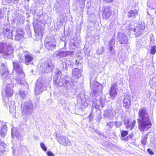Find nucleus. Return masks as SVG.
<instances>
[{
	"label": "nucleus",
	"instance_id": "nucleus-44",
	"mask_svg": "<svg viewBox=\"0 0 156 156\" xmlns=\"http://www.w3.org/2000/svg\"><path fill=\"white\" fill-rule=\"evenodd\" d=\"M115 126L117 127H119L122 125V122H115Z\"/></svg>",
	"mask_w": 156,
	"mask_h": 156
},
{
	"label": "nucleus",
	"instance_id": "nucleus-52",
	"mask_svg": "<svg viewBox=\"0 0 156 156\" xmlns=\"http://www.w3.org/2000/svg\"><path fill=\"white\" fill-rule=\"evenodd\" d=\"M13 111L12 112H15V110L14 108H13Z\"/></svg>",
	"mask_w": 156,
	"mask_h": 156
},
{
	"label": "nucleus",
	"instance_id": "nucleus-36",
	"mask_svg": "<svg viewBox=\"0 0 156 156\" xmlns=\"http://www.w3.org/2000/svg\"><path fill=\"white\" fill-rule=\"evenodd\" d=\"M148 134V133H147L146 135H144L142 136L141 143L142 144L145 145L146 144Z\"/></svg>",
	"mask_w": 156,
	"mask_h": 156
},
{
	"label": "nucleus",
	"instance_id": "nucleus-22",
	"mask_svg": "<svg viewBox=\"0 0 156 156\" xmlns=\"http://www.w3.org/2000/svg\"><path fill=\"white\" fill-rule=\"evenodd\" d=\"M80 70L77 68H75L73 70L72 75L75 78L78 79L81 76Z\"/></svg>",
	"mask_w": 156,
	"mask_h": 156
},
{
	"label": "nucleus",
	"instance_id": "nucleus-23",
	"mask_svg": "<svg viewBox=\"0 0 156 156\" xmlns=\"http://www.w3.org/2000/svg\"><path fill=\"white\" fill-rule=\"evenodd\" d=\"M59 103L63 106L66 109H69L70 103L63 99H60L59 100Z\"/></svg>",
	"mask_w": 156,
	"mask_h": 156
},
{
	"label": "nucleus",
	"instance_id": "nucleus-53",
	"mask_svg": "<svg viewBox=\"0 0 156 156\" xmlns=\"http://www.w3.org/2000/svg\"><path fill=\"white\" fill-rule=\"evenodd\" d=\"M119 85H120L121 86H122V83H119Z\"/></svg>",
	"mask_w": 156,
	"mask_h": 156
},
{
	"label": "nucleus",
	"instance_id": "nucleus-56",
	"mask_svg": "<svg viewBox=\"0 0 156 156\" xmlns=\"http://www.w3.org/2000/svg\"><path fill=\"white\" fill-rule=\"evenodd\" d=\"M43 3H43V2H42V3H42V4H43Z\"/></svg>",
	"mask_w": 156,
	"mask_h": 156
},
{
	"label": "nucleus",
	"instance_id": "nucleus-7",
	"mask_svg": "<svg viewBox=\"0 0 156 156\" xmlns=\"http://www.w3.org/2000/svg\"><path fill=\"white\" fill-rule=\"evenodd\" d=\"M41 22L37 20H34L33 22L34 28V32L39 39H41L43 36V29L40 26Z\"/></svg>",
	"mask_w": 156,
	"mask_h": 156
},
{
	"label": "nucleus",
	"instance_id": "nucleus-58",
	"mask_svg": "<svg viewBox=\"0 0 156 156\" xmlns=\"http://www.w3.org/2000/svg\"><path fill=\"white\" fill-rule=\"evenodd\" d=\"M37 37V36H36V37ZM38 37H39L38 36ZM38 38H39L38 37Z\"/></svg>",
	"mask_w": 156,
	"mask_h": 156
},
{
	"label": "nucleus",
	"instance_id": "nucleus-42",
	"mask_svg": "<svg viewBox=\"0 0 156 156\" xmlns=\"http://www.w3.org/2000/svg\"><path fill=\"white\" fill-rule=\"evenodd\" d=\"M114 124V122H110L107 123V125L108 126L109 128H112Z\"/></svg>",
	"mask_w": 156,
	"mask_h": 156
},
{
	"label": "nucleus",
	"instance_id": "nucleus-24",
	"mask_svg": "<svg viewBox=\"0 0 156 156\" xmlns=\"http://www.w3.org/2000/svg\"><path fill=\"white\" fill-rule=\"evenodd\" d=\"M68 53L69 52L67 51H61L56 52L55 53V55L56 57L58 58H60L67 56Z\"/></svg>",
	"mask_w": 156,
	"mask_h": 156
},
{
	"label": "nucleus",
	"instance_id": "nucleus-47",
	"mask_svg": "<svg viewBox=\"0 0 156 156\" xmlns=\"http://www.w3.org/2000/svg\"><path fill=\"white\" fill-rule=\"evenodd\" d=\"M147 152L148 153L151 154H154L153 152L150 149H147Z\"/></svg>",
	"mask_w": 156,
	"mask_h": 156
},
{
	"label": "nucleus",
	"instance_id": "nucleus-50",
	"mask_svg": "<svg viewBox=\"0 0 156 156\" xmlns=\"http://www.w3.org/2000/svg\"><path fill=\"white\" fill-rule=\"evenodd\" d=\"M18 0H8V1L9 2L12 3L13 2L14 3L15 2V1H17Z\"/></svg>",
	"mask_w": 156,
	"mask_h": 156
},
{
	"label": "nucleus",
	"instance_id": "nucleus-37",
	"mask_svg": "<svg viewBox=\"0 0 156 156\" xmlns=\"http://www.w3.org/2000/svg\"><path fill=\"white\" fill-rule=\"evenodd\" d=\"M104 48L103 47H101L99 48L97 50V52L98 54H102L104 51Z\"/></svg>",
	"mask_w": 156,
	"mask_h": 156
},
{
	"label": "nucleus",
	"instance_id": "nucleus-8",
	"mask_svg": "<svg viewBox=\"0 0 156 156\" xmlns=\"http://www.w3.org/2000/svg\"><path fill=\"white\" fill-rule=\"evenodd\" d=\"M54 67V66L52 64V60L50 59L45 61L41 65L43 71L47 73L51 72Z\"/></svg>",
	"mask_w": 156,
	"mask_h": 156
},
{
	"label": "nucleus",
	"instance_id": "nucleus-13",
	"mask_svg": "<svg viewBox=\"0 0 156 156\" xmlns=\"http://www.w3.org/2000/svg\"><path fill=\"white\" fill-rule=\"evenodd\" d=\"M58 141L61 144L64 146H70L71 145V142L66 136L61 135L60 136H56Z\"/></svg>",
	"mask_w": 156,
	"mask_h": 156
},
{
	"label": "nucleus",
	"instance_id": "nucleus-17",
	"mask_svg": "<svg viewBox=\"0 0 156 156\" xmlns=\"http://www.w3.org/2000/svg\"><path fill=\"white\" fill-rule=\"evenodd\" d=\"M0 73L3 78H6L8 76V71L7 67L3 63H0Z\"/></svg>",
	"mask_w": 156,
	"mask_h": 156
},
{
	"label": "nucleus",
	"instance_id": "nucleus-1",
	"mask_svg": "<svg viewBox=\"0 0 156 156\" xmlns=\"http://www.w3.org/2000/svg\"><path fill=\"white\" fill-rule=\"evenodd\" d=\"M138 119H137L139 127L141 131L147 128L148 129L151 126L147 111L144 108L140 109L138 112Z\"/></svg>",
	"mask_w": 156,
	"mask_h": 156
},
{
	"label": "nucleus",
	"instance_id": "nucleus-21",
	"mask_svg": "<svg viewBox=\"0 0 156 156\" xmlns=\"http://www.w3.org/2000/svg\"><path fill=\"white\" fill-rule=\"evenodd\" d=\"M131 105L130 97L126 96L123 99V106L126 108H129Z\"/></svg>",
	"mask_w": 156,
	"mask_h": 156
},
{
	"label": "nucleus",
	"instance_id": "nucleus-49",
	"mask_svg": "<svg viewBox=\"0 0 156 156\" xmlns=\"http://www.w3.org/2000/svg\"><path fill=\"white\" fill-rule=\"evenodd\" d=\"M79 2L81 3L82 4L84 5L85 3V2L86 0H79Z\"/></svg>",
	"mask_w": 156,
	"mask_h": 156
},
{
	"label": "nucleus",
	"instance_id": "nucleus-48",
	"mask_svg": "<svg viewBox=\"0 0 156 156\" xmlns=\"http://www.w3.org/2000/svg\"><path fill=\"white\" fill-rule=\"evenodd\" d=\"M93 106H95V108L97 109H98L99 107V106L98 105H96L95 103H94L93 104Z\"/></svg>",
	"mask_w": 156,
	"mask_h": 156
},
{
	"label": "nucleus",
	"instance_id": "nucleus-18",
	"mask_svg": "<svg viewBox=\"0 0 156 156\" xmlns=\"http://www.w3.org/2000/svg\"><path fill=\"white\" fill-rule=\"evenodd\" d=\"M14 87V84L12 82L8 83L6 85L5 94L8 97H10L13 94V90L12 88Z\"/></svg>",
	"mask_w": 156,
	"mask_h": 156
},
{
	"label": "nucleus",
	"instance_id": "nucleus-57",
	"mask_svg": "<svg viewBox=\"0 0 156 156\" xmlns=\"http://www.w3.org/2000/svg\"><path fill=\"white\" fill-rule=\"evenodd\" d=\"M128 137H131V136L129 137V136Z\"/></svg>",
	"mask_w": 156,
	"mask_h": 156
},
{
	"label": "nucleus",
	"instance_id": "nucleus-19",
	"mask_svg": "<svg viewBox=\"0 0 156 156\" xmlns=\"http://www.w3.org/2000/svg\"><path fill=\"white\" fill-rule=\"evenodd\" d=\"M14 32L16 33L15 39L16 41H19L23 37L24 33L20 28H18L16 32L14 31Z\"/></svg>",
	"mask_w": 156,
	"mask_h": 156
},
{
	"label": "nucleus",
	"instance_id": "nucleus-3",
	"mask_svg": "<svg viewBox=\"0 0 156 156\" xmlns=\"http://www.w3.org/2000/svg\"><path fill=\"white\" fill-rule=\"evenodd\" d=\"M14 69L16 72L17 77L16 79V82L19 84H22L23 79L25 77L24 73L23 72L20 64L18 61H14L13 62Z\"/></svg>",
	"mask_w": 156,
	"mask_h": 156
},
{
	"label": "nucleus",
	"instance_id": "nucleus-51",
	"mask_svg": "<svg viewBox=\"0 0 156 156\" xmlns=\"http://www.w3.org/2000/svg\"><path fill=\"white\" fill-rule=\"evenodd\" d=\"M79 63V62L77 61V60H76V64H78Z\"/></svg>",
	"mask_w": 156,
	"mask_h": 156
},
{
	"label": "nucleus",
	"instance_id": "nucleus-14",
	"mask_svg": "<svg viewBox=\"0 0 156 156\" xmlns=\"http://www.w3.org/2000/svg\"><path fill=\"white\" fill-rule=\"evenodd\" d=\"M102 9V16L103 18L105 19H109L112 13L111 9L108 6H105L103 7Z\"/></svg>",
	"mask_w": 156,
	"mask_h": 156
},
{
	"label": "nucleus",
	"instance_id": "nucleus-5",
	"mask_svg": "<svg viewBox=\"0 0 156 156\" xmlns=\"http://www.w3.org/2000/svg\"><path fill=\"white\" fill-rule=\"evenodd\" d=\"M11 47L6 43H0V53L2 54L3 58L7 59L12 53Z\"/></svg>",
	"mask_w": 156,
	"mask_h": 156
},
{
	"label": "nucleus",
	"instance_id": "nucleus-55",
	"mask_svg": "<svg viewBox=\"0 0 156 156\" xmlns=\"http://www.w3.org/2000/svg\"><path fill=\"white\" fill-rule=\"evenodd\" d=\"M64 45H65H65H66V43L65 42H64Z\"/></svg>",
	"mask_w": 156,
	"mask_h": 156
},
{
	"label": "nucleus",
	"instance_id": "nucleus-40",
	"mask_svg": "<svg viewBox=\"0 0 156 156\" xmlns=\"http://www.w3.org/2000/svg\"><path fill=\"white\" fill-rule=\"evenodd\" d=\"M100 105L102 108L105 105V100L104 99L101 98L100 99Z\"/></svg>",
	"mask_w": 156,
	"mask_h": 156
},
{
	"label": "nucleus",
	"instance_id": "nucleus-30",
	"mask_svg": "<svg viewBox=\"0 0 156 156\" xmlns=\"http://www.w3.org/2000/svg\"><path fill=\"white\" fill-rule=\"evenodd\" d=\"M15 128H13L12 129L11 133L12 135V136H15L18 139H20L21 137L20 134L17 131H16Z\"/></svg>",
	"mask_w": 156,
	"mask_h": 156
},
{
	"label": "nucleus",
	"instance_id": "nucleus-9",
	"mask_svg": "<svg viewBox=\"0 0 156 156\" xmlns=\"http://www.w3.org/2000/svg\"><path fill=\"white\" fill-rule=\"evenodd\" d=\"M45 90L46 87L44 86L42 78H39L36 83V87L35 89V94H39Z\"/></svg>",
	"mask_w": 156,
	"mask_h": 156
},
{
	"label": "nucleus",
	"instance_id": "nucleus-33",
	"mask_svg": "<svg viewBox=\"0 0 156 156\" xmlns=\"http://www.w3.org/2000/svg\"><path fill=\"white\" fill-rule=\"evenodd\" d=\"M121 137L122 140L127 141L128 140V137H125L128 134V132L127 131L122 130L121 132Z\"/></svg>",
	"mask_w": 156,
	"mask_h": 156
},
{
	"label": "nucleus",
	"instance_id": "nucleus-16",
	"mask_svg": "<svg viewBox=\"0 0 156 156\" xmlns=\"http://www.w3.org/2000/svg\"><path fill=\"white\" fill-rule=\"evenodd\" d=\"M25 57L24 62L25 64L29 65L30 64L34 59V55L31 53L28 52H26L24 55Z\"/></svg>",
	"mask_w": 156,
	"mask_h": 156
},
{
	"label": "nucleus",
	"instance_id": "nucleus-45",
	"mask_svg": "<svg viewBox=\"0 0 156 156\" xmlns=\"http://www.w3.org/2000/svg\"><path fill=\"white\" fill-rule=\"evenodd\" d=\"M19 56V62H21L23 61V57H22V55L21 54H20L18 55Z\"/></svg>",
	"mask_w": 156,
	"mask_h": 156
},
{
	"label": "nucleus",
	"instance_id": "nucleus-32",
	"mask_svg": "<svg viewBox=\"0 0 156 156\" xmlns=\"http://www.w3.org/2000/svg\"><path fill=\"white\" fill-rule=\"evenodd\" d=\"M135 123L136 121L135 120H133L131 122L128 121L126 123V128L127 129H129L130 130H132L133 128H134V127L135 126Z\"/></svg>",
	"mask_w": 156,
	"mask_h": 156
},
{
	"label": "nucleus",
	"instance_id": "nucleus-46",
	"mask_svg": "<svg viewBox=\"0 0 156 156\" xmlns=\"http://www.w3.org/2000/svg\"><path fill=\"white\" fill-rule=\"evenodd\" d=\"M47 154L48 156H55L54 154L50 151H48L47 152Z\"/></svg>",
	"mask_w": 156,
	"mask_h": 156
},
{
	"label": "nucleus",
	"instance_id": "nucleus-31",
	"mask_svg": "<svg viewBox=\"0 0 156 156\" xmlns=\"http://www.w3.org/2000/svg\"><path fill=\"white\" fill-rule=\"evenodd\" d=\"M7 128L6 125H4L2 126V128L1 131V135L4 137L6 135L7 132Z\"/></svg>",
	"mask_w": 156,
	"mask_h": 156
},
{
	"label": "nucleus",
	"instance_id": "nucleus-11",
	"mask_svg": "<svg viewBox=\"0 0 156 156\" xmlns=\"http://www.w3.org/2000/svg\"><path fill=\"white\" fill-rule=\"evenodd\" d=\"M144 28L145 26L144 24H138L133 30V31L135 32L134 34L136 36L138 37L141 36L143 33Z\"/></svg>",
	"mask_w": 156,
	"mask_h": 156
},
{
	"label": "nucleus",
	"instance_id": "nucleus-25",
	"mask_svg": "<svg viewBox=\"0 0 156 156\" xmlns=\"http://www.w3.org/2000/svg\"><path fill=\"white\" fill-rule=\"evenodd\" d=\"M104 115L106 118H111L114 116L113 111L111 109L106 110L104 111Z\"/></svg>",
	"mask_w": 156,
	"mask_h": 156
},
{
	"label": "nucleus",
	"instance_id": "nucleus-15",
	"mask_svg": "<svg viewBox=\"0 0 156 156\" xmlns=\"http://www.w3.org/2000/svg\"><path fill=\"white\" fill-rule=\"evenodd\" d=\"M117 37L119 42L121 44H125L128 43V39L124 34L121 33H119Z\"/></svg>",
	"mask_w": 156,
	"mask_h": 156
},
{
	"label": "nucleus",
	"instance_id": "nucleus-54",
	"mask_svg": "<svg viewBox=\"0 0 156 156\" xmlns=\"http://www.w3.org/2000/svg\"><path fill=\"white\" fill-rule=\"evenodd\" d=\"M9 109H10V111H11V107H10V108H9Z\"/></svg>",
	"mask_w": 156,
	"mask_h": 156
},
{
	"label": "nucleus",
	"instance_id": "nucleus-4",
	"mask_svg": "<svg viewBox=\"0 0 156 156\" xmlns=\"http://www.w3.org/2000/svg\"><path fill=\"white\" fill-rule=\"evenodd\" d=\"M90 89L92 91L93 96L97 97L102 93V85L95 80H90Z\"/></svg>",
	"mask_w": 156,
	"mask_h": 156
},
{
	"label": "nucleus",
	"instance_id": "nucleus-2",
	"mask_svg": "<svg viewBox=\"0 0 156 156\" xmlns=\"http://www.w3.org/2000/svg\"><path fill=\"white\" fill-rule=\"evenodd\" d=\"M61 73V72L59 69H56L55 71V75L53 77V82L54 84L57 86L60 87L64 86L66 89L70 88L72 85L71 82H69L70 78L68 77H62L60 78L59 81L57 80L58 76Z\"/></svg>",
	"mask_w": 156,
	"mask_h": 156
},
{
	"label": "nucleus",
	"instance_id": "nucleus-29",
	"mask_svg": "<svg viewBox=\"0 0 156 156\" xmlns=\"http://www.w3.org/2000/svg\"><path fill=\"white\" fill-rule=\"evenodd\" d=\"M138 15V12L136 10H130L128 13V17L134 18Z\"/></svg>",
	"mask_w": 156,
	"mask_h": 156
},
{
	"label": "nucleus",
	"instance_id": "nucleus-35",
	"mask_svg": "<svg viewBox=\"0 0 156 156\" xmlns=\"http://www.w3.org/2000/svg\"><path fill=\"white\" fill-rule=\"evenodd\" d=\"M6 9L2 8L0 9V20L4 17L6 13Z\"/></svg>",
	"mask_w": 156,
	"mask_h": 156
},
{
	"label": "nucleus",
	"instance_id": "nucleus-28",
	"mask_svg": "<svg viewBox=\"0 0 156 156\" xmlns=\"http://www.w3.org/2000/svg\"><path fill=\"white\" fill-rule=\"evenodd\" d=\"M115 41L114 39L112 38L109 43V51L112 54H113L115 52L114 50L113 49V47L115 44Z\"/></svg>",
	"mask_w": 156,
	"mask_h": 156
},
{
	"label": "nucleus",
	"instance_id": "nucleus-12",
	"mask_svg": "<svg viewBox=\"0 0 156 156\" xmlns=\"http://www.w3.org/2000/svg\"><path fill=\"white\" fill-rule=\"evenodd\" d=\"M117 83L115 82L112 84L110 88L109 94L112 99L115 98L117 94Z\"/></svg>",
	"mask_w": 156,
	"mask_h": 156
},
{
	"label": "nucleus",
	"instance_id": "nucleus-43",
	"mask_svg": "<svg viewBox=\"0 0 156 156\" xmlns=\"http://www.w3.org/2000/svg\"><path fill=\"white\" fill-rule=\"evenodd\" d=\"M60 66L62 69H64V68L66 69V62H62L60 65Z\"/></svg>",
	"mask_w": 156,
	"mask_h": 156
},
{
	"label": "nucleus",
	"instance_id": "nucleus-10",
	"mask_svg": "<svg viewBox=\"0 0 156 156\" xmlns=\"http://www.w3.org/2000/svg\"><path fill=\"white\" fill-rule=\"evenodd\" d=\"M10 27L9 25H5L4 26L3 33L5 37L7 38L10 39L12 38V35L13 34L14 31L11 32L10 30Z\"/></svg>",
	"mask_w": 156,
	"mask_h": 156
},
{
	"label": "nucleus",
	"instance_id": "nucleus-34",
	"mask_svg": "<svg viewBox=\"0 0 156 156\" xmlns=\"http://www.w3.org/2000/svg\"><path fill=\"white\" fill-rule=\"evenodd\" d=\"M7 148V145L5 143L2 142L0 143V151L2 152L5 151Z\"/></svg>",
	"mask_w": 156,
	"mask_h": 156
},
{
	"label": "nucleus",
	"instance_id": "nucleus-20",
	"mask_svg": "<svg viewBox=\"0 0 156 156\" xmlns=\"http://www.w3.org/2000/svg\"><path fill=\"white\" fill-rule=\"evenodd\" d=\"M78 99H80L81 101L82 105H83L84 106L83 108L87 106L88 105L87 103L86 102L87 100L84 94L81 93L79 94L78 97Z\"/></svg>",
	"mask_w": 156,
	"mask_h": 156
},
{
	"label": "nucleus",
	"instance_id": "nucleus-6",
	"mask_svg": "<svg viewBox=\"0 0 156 156\" xmlns=\"http://www.w3.org/2000/svg\"><path fill=\"white\" fill-rule=\"evenodd\" d=\"M33 107L30 101L25 102L22 105V115H29L31 114L33 111Z\"/></svg>",
	"mask_w": 156,
	"mask_h": 156
},
{
	"label": "nucleus",
	"instance_id": "nucleus-26",
	"mask_svg": "<svg viewBox=\"0 0 156 156\" xmlns=\"http://www.w3.org/2000/svg\"><path fill=\"white\" fill-rule=\"evenodd\" d=\"M54 43L51 42H48L46 43L45 44V47L48 49H51L55 47L56 46V40L54 39L53 41Z\"/></svg>",
	"mask_w": 156,
	"mask_h": 156
},
{
	"label": "nucleus",
	"instance_id": "nucleus-27",
	"mask_svg": "<svg viewBox=\"0 0 156 156\" xmlns=\"http://www.w3.org/2000/svg\"><path fill=\"white\" fill-rule=\"evenodd\" d=\"M154 41V40L152 39L150 40V44L151 46L150 52L151 54L153 55H154L156 52V46L153 44Z\"/></svg>",
	"mask_w": 156,
	"mask_h": 156
},
{
	"label": "nucleus",
	"instance_id": "nucleus-59",
	"mask_svg": "<svg viewBox=\"0 0 156 156\" xmlns=\"http://www.w3.org/2000/svg\"><path fill=\"white\" fill-rule=\"evenodd\" d=\"M0 156H1L0 155Z\"/></svg>",
	"mask_w": 156,
	"mask_h": 156
},
{
	"label": "nucleus",
	"instance_id": "nucleus-38",
	"mask_svg": "<svg viewBox=\"0 0 156 156\" xmlns=\"http://www.w3.org/2000/svg\"><path fill=\"white\" fill-rule=\"evenodd\" d=\"M19 94L21 97L23 98H25L26 95V94L23 91L20 90L19 92Z\"/></svg>",
	"mask_w": 156,
	"mask_h": 156
},
{
	"label": "nucleus",
	"instance_id": "nucleus-41",
	"mask_svg": "<svg viewBox=\"0 0 156 156\" xmlns=\"http://www.w3.org/2000/svg\"><path fill=\"white\" fill-rule=\"evenodd\" d=\"M40 146L42 149L44 151H46L47 150V147L45 146V144L43 143H41Z\"/></svg>",
	"mask_w": 156,
	"mask_h": 156
},
{
	"label": "nucleus",
	"instance_id": "nucleus-39",
	"mask_svg": "<svg viewBox=\"0 0 156 156\" xmlns=\"http://www.w3.org/2000/svg\"><path fill=\"white\" fill-rule=\"evenodd\" d=\"M127 30H128L129 31L133 30L134 29L133 28V26L132 24H130L129 26L126 27V28Z\"/></svg>",
	"mask_w": 156,
	"mask_h": 156
}]
</instances>
